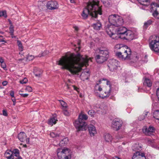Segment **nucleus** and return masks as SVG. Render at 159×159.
<instances>
[{
  "label": "nucleus",
  "instance_id": "48",
  "mask_svg": "<svg viewBox=\"0 0 159 159\" xmlns=\"http://www.w3.org/2000/svg\"><path fill=\"white\" fill-rule=\"evenodd\" d=\"M34 58V57L32 55H28L27 57V59L29 60H31Z\"/></svg>",
  "mask_w": 159,
  "mask_h": 159
},
{
  "label": "nucleus",
  "instance_id": "45",
  "mask_svg": "<svg viewBox=\"0 0 159 159\" xmlns=\"http://www.w3.org/2000/svg\"><path fill=\"white\" fill-rule=\"evenodd\" d=\"M154 142V140L152 139H148V144L152 145Z\"/></svg>",
  "mask_w": 159,
  "mask_h": 159
},
{
  "label": "nucleus",
  "instance_id": "9",
  "mask_svg": "<svg viewBox=\"0 0 159 159\" xmlns=\"http://www.w3.org/2000/svg\"><path fill=\"white\" fill-rule=\"evenodd\" d=\"M150 9L152 12V15L155 18L159 19V5L152 3L151 5Z\"/></svg>",
  "mask_w": 159,
  "mask_h": 159
},
{
  "label": "nucleus",
  "instance_id": "59",
  "mask_svg": "<svg viewBox=\"0 0 159 159\" xmlns=\"http://www.w3.org/2000/svg\"><path fill=\"white\" fill-rule=\"evenodd\" d=\"M120 45L117 44L116 46V48H118V49H120L121 47L120 46Z\"/></svg>",
  "mask_w": 159,
  "mask_h": 159
},
{
  "label": "nucleus",
  "instance_id": "43",
  "mask_svg": "<svg viewBox=\"0 0 159 159\" xmlns=\"http://www.w3.org/2000/svg\"><path fill=\"white\" fill-rule=\"evenodd\" d=\"M22 92V91H19V94L21 95V96L22 97H24V98L26 97L29 95V94H27V93L23 94V93H20V92Z\"/></svg>",
  "mask_w": 159,
  "mask_h": 159
},
{
  "label": "nucleus",
  "instance_id": "16",
  "mask_svg": "<svg viewBox=\"0 0 159 159\" xmlns=\"http://www.w3.org/2000/svg\"><path fill=\"white\" fill-rule=\"evenodd\" d=\"M155 129L154 127L152 126H149L148 128L146 127H144L143 129V132L145 134L148 135H150L155 131Z\"/></svg>",
  "mask_w": 159,
  "mask_h": 159
},
{
  "label": "nucleus",
  "instance_id": "6",
  "mask_svg": "<svg viewBox=\"0 0 159 159\" xmlns=\"http://www.w3.org/2000/svg\"><path fill=\"white\" fill-rule=\"evenodd\" d=\"M57 155L59 159H70L71 155L67 148H59L57 150Z\"/></svg>",
  "mask_w": 159,
  "mask_h": 159
},
{
  "label": "nucleus",
  "instance_id": "23",
  "mask_svg": "<svg viewBox=\"0 0 159 159\" xmlns=\"http://www.w3.org/2000/svg\"><path fill=\"white\" fill-rule=\"evenodd\" d=\"M26 136L25 134L23 132H20L18 135V138L21 142H24L26 139Z\"/></svg>",
  "mask_w": 159,
  "mask_h": 159
},
{
  "label": "nucleus",
  "instance_id": "32",
  "mask_svg": "<svg viewBox=\"0 0 159 159\" xmlns=\"http://www.w3.org/2000/svg\"><path fill=\"white\" fill-rule=\"evenodd\" d=\"M17 43L19 47V49L20 51H22L23 50V47L21 41L19 40H17Z\"/></svg>",
  "mask_w": 159,
  "mask_h": 159
},
{
  "label": "nucleus",
  "instance_id": "10",
  "mask_svg": "<svg viewBox=\"0 0 159 159\" xmlns=\"http://www.w3.org/2000/svg\"><path fill=\"white\" fill-rule=\"evenodd\" d=\"M119 62L116 59H112L110 61L108 66L111 71H115L119 65Z\"/></svg>",
  "mask_w": 159,
  "mask_h": 159
},
{
  "label": "nucleus",
  "instance_id": "36",
  "mask_svg": "<svg viewBox=\"0 0 159 159\" xmlns=\"http://www.w3.org/2000/svg\"><path fill=\"white\" fill-rule=\"evenodd\" d=\"M3 16L4 17L6 18L7 17L6 12L5 11H0V17Z\"/></svg>",
  "mask_w": 159,
  "mask_h": 159
},
{
  "label": "nucleus",
  "instance_id": "42",
  "mask_svg": "<svg viewBox=\"0 0 159 159\" xmlns=\"http://www.w3.org/2000/svg\"><path fill=\"white\" fill-rule=\"evenodd\" d=\"M142 61L146 63L148 61L147 55H145L144 57L142 58Z\"/></svg>",
  "mask_w": 159,
  "mask_h": 159
},
{
  "label": "nucleus",
  "instance_id": "33",
  "mask_svg": "<svg viewBox=\"0 0 159 159\" xmlns=\"http://www.w3.org/2000/svg\"><path fill=\"white\" fill-rule=\"evenodd\" d=\"M141 147L138 144H135L132 146L133 150L134 151L139 150Z\"/></svg>",
  "mask_w": 159,
  "mask_h": 159
},
{
  "label": "nucleus",
  "instance_id": "2",
  "mask_svg": "<svg viewBox=\"0 0 159 159\" xmlns=\"http://www.w3.org/2000/svg\"><path fill=\"white\" fill-rule=\"evenodd\" d=\"M99 2L96 0H92L89 1L87 7L83 10L81 16L84 19H87L89 15L92 18H96L98 14H102L101 7L99 6Z\"/></svg>",
  "mask_w": 159,
  "mask_h": 159
},
{
  "label": "nucleus",
  "instance_id": "11",
  "mask_svg": "<svg viewBox=\"0 0 159 159\" xmlns=\"http://www.w3.org/2000/svg\"><path fill=\"white\" fill-rule=\"evenodd\" d=\"M123 124L122 121L118 118L115 119L112 121V127L115 130H118L120 129Z\"/></svg>",
  "mask_w": 159,
  "mask_h": 159
},
{
  "label": "nucleus",
  "instance_id": "31",
  "mask_svg": "<svg viewBox=\"0 0 159 159\" xmlns=\"http://www.w3.org/2000/svg\"><path fill=\"white\" fill-rule=\"evenodd\" d=\"M12 152L14 155L17 158L19 157H21L20 156L19 151L18 149H14Z\"/></svg>",
  "mask_w": 159,
  "mask_h": 159
},
{
  "label": "nucleus",
  "instance_id": "18",
  "mask_svg": "<svg viewBox=\"0 0 159 159\" xmlns=\"http://www.w3.org/2000/svg\"><path fill=\"white\" fill-rule=\"evenodd\" d=\"M95 59L97 62L99 63H102L107 59L106 57H104L100 54L96 55Z\"/></svg>",
  "mask_w": 159,
  "mask_h": 159
},
{
  "label": "nucleus",
  "instance_id": "13",
  "mask_svg": "<svg viewBox=\"0 0 159 159\" xmlns=\"http://www.w3.org/2000/svg\"><path fill=\"white\" fill-rule=\"evenodd\" d=\"M134 38V33L130 30H127L123 36L121 38L129 41L132 40Z\"/></svg>",
  "mask_w": 159,
  "mask_h": 159
},
{
  "label": "nucleus",
  "instance_id": "15",
  "mask_svg": "<svg viewBox=\"0 0 159 159\" xmlns=\"http://www.w3.org/2000/svg\"><path fill=\"white\" fill-rule=\"evenodd\" d=\"M113 25H111L109 26H107L106 27V31L107 34L113 39H114L116 34L113 32Z\"/></svg>",
  "mask_w": 159,
  "mask_h": 159
},
{
  "label": "nucleus",
  "instance_id": "27",
  "mask_svg": "<svg viewBox=\"0 0 159 159\" xmlns=\"http://www.w3.org/2000/svg\"><path fill=\"white\" fill-rule=\"evenodd\" d=\"M101 25V23L98 22L96 23L93 24L92 25V26L94 29L98 30L100 29Z\"/></svg>",
  "mask_w": 159,
  "mask_h": 159
},
{
  "label": "nucleus",
  "instance_id": "35",
  "mask_svg": "<svg viewBox=\"0 0 159 159\" xmlns=\"http://www.w3.org/2000/svg\"><path fill=\"white\" fill-rule=\"evenodd\" d=\"M50 134V136L52 138L57 137L59 136V134H58L56 132H51Z\"/></svg>",
  "mask_w": 159,
  "mask_h": 159
},
{
  "label": "nucleus",
  "instance_id": "19",
  "mask_svg": "<svg viewBox=\"0 0 159 159\" xmlns=\"http://www.w3.org/2000/svg\"><path fill=\"white\" fill-rule=\"evenodd\" d=\"M90 74L88 70L82 72L80 75L81 79L84 81L88 79Z\"/></svg>",
  "mask_w": 159,
  "mask_h": 159
},
{
  "label": "nucleus",
  "instance_id": "25",
  "mask_svg": "<svg viewBox=\"0 0 159 159\" xmlns=\"http://www.w3.org/2000/svg\"><path fill=\"white\" fill-rule=\"evenodd\" d=\"M143 84L150 87H151L152 85V83L149 79L146 78L143 82Z\"/></svg>",
  "mask_w": 159,
  "mask_h": 159
},
{
  "label": "nucleus",
  "instance_id": "5",
  "mask_svg": "<svg viewBox=\"0 0 159 159\" xmlns=\"http://www.w3.org/2000/svg\"><path fill=\"white\" fill-rule=\"evenodd\" d=\"M108 20L111 25L116 27L122 25L124 23L122 17L117 15L114 14L110 16Z\"/></svg>",
  "mask_w": 159,
  "mask_h": 159
},
{
  "label": "nucleus",
  "instance_id": "51",
  "mask_svg": "<svg viewBox=\"0 0 159 159\" xmlns=\"http://www.w3.org/2000/svg\"><path fill=\"white\" fill-rule=\"evenodd\" d=\"M145 118V117L144 116H140L139 118V119L140 120H143Z\"/></svg>",
  "mask_w": 159,
  "mask_h": 159
},
{
  "label": "nucleus",
  "instance_id": "22",
  "mask_svg": "<svg viewBox=\"0 0 159 159\" xmlns=\"http://www.w3.org/2000/svg\"><path fill=\"white\" fill-rule=\"evenodd\" d=\"M57 121L56 115L55 114L53 117L51 118L48 120V124L49 125H51L52 126L53 124H55Z\"/></svg>",
  "mask_w": 159,
  "mask_h": 159
},
{
  "label": "nucleus",
  "instance_id": "1",
  "mask_svg": "<svg viewBox=\"0 0 159 159\" xmlns=\"http://www.w3.org/2000/svg\"><path fill=\"white\" fill-rule=\"evenodd\" d=\"M89 61L87 56L83 57L79 53H71L69 57L61 58L58 64L62 66V69H66L73 75H78L83 67L88 65Z\"/></svg>",
  "mask_w": 159,
  "mask_h": 159
},
{
  "label": "nucleus",
  "instance_id": "41",
  "mask_svg": "<svg viewBox=\"0 0 159 159\" xmlns=\"http://www.w3.org/2000/svg\"><path fill=\"white\" fill-rule=\"evenodd\" d=\"M27 80L26 78H24L23 80L20 81V83L21 84H25L27 82Z\"/></svg>",
  "mask_w": 159,
  "mask_h": 159
},
{
  "label": "nucleus",
  "instance_id": "40",
  "mask_svg": "<svg viewBox=\"0 0 159 159\" xmlns=\"http://www.w3.org/2000/svg\"><path fill=\"white\" fill-rule=\"evenodd\" d=\"M42 71L41 70L40 72H39V73H38L37 72H34V74L36 76L39 77L42 74Z\"/></svg>",
  "mask_w": 159,
  "mask_h": 159
},
{
  "label": "nucleus",
  "instance_id": "44",
  "mask_svg": "<svg viewBox=\"0 0 159 159\" xmlns=\"http://www.w3.org/2000/svg\"><path fill=\"white\" fill-rule=\"evenodd\" d=\"M25 89L29 92H31L32 91V87L29 86H27Z\"/></svg>",
  "mask_w": 159,
  "mask_h": 159
},
{
  "label": "nucleus",
  "instance_id": "17",
  "mask_svg": "<svg viewBox=\"0 0 159 159\" xmlns=\"http://www.w3.org/2000/svg\"><path fill=\"white\" fill-rule=\"evenodd\" d=\"M132 159H146L145 154L139 152H137L134 153Z\"/></svg>",
  "mask_w": 159,
  "mask_h": 159
},
{
  "label": "nucleus",
  "instance_id": "64",
  "mask_svg": "<svg viewBox=\"0 0 159 159\" xmlns=\"http://www.w3.org/2000/svg\"><path fill=\"white\" fill-rule=\"evenodd\" d=\"M139 59V57L138 56H136L135 57V60L136 61H137Z\"/></svg>",
  "mask_w": 159,
  "mask_h": 159
},
{
  "label": "nucleus",
  "instance_id": "29",
  "mask_svg": "<svg viewBox=\"0 0 159 159\" xmlns=\"http://www.w3.org/2000/svg\"><path fill=\"white\" fill-rule=\"evenodd\" d=\"M104 138L105 140L107 142H111L112 139V136L109 134H105Z\"/></svg>",
  "mask_w": 159,
  "mask_h": 159
},
{
  "label": "nucleus",
  "instance_id": "60",
  "mask_svg": "<svg viewBox=\"0 0 159 159\" xmlns=\"http://www.w3.org/2000/svg\"><path fill=\"white\" fill-rule=\"evenodd\" d=\"M26 139V143H29V142H30L29 138H28L27 139Z\"/></svg>",
  "mask_w": 159,
  "mask_h": 159
},
{
  "label": "nucleus",
  "instance_id": "20",
  "mask_svg": "<svg viewBox=\"0 0 159 159\" xmlns=\"http://www.w3.org/2000/svg\"><path fill=\"white\" fill-rule=\"evenodd\" d=\"M88 128L90 136H93L97 133V131L95 126L93 125H90Z\"/></svg>",
  "mask_w": 159,
  "mask_h": 159
},
{
  "label": "nucleus",
  "instance_id": "21",
  "mask_svg": "<svg viewBox=\"0 0 159 159\" xmlns=\"http://www.w3.org/2000/svg\"><path fill=\"white\" fill-rule=\"evenodd\" d=\"M99 53L104 57H106L107 58L109 57V52L107 48H100L99 49Z\"/></svg>",
  "mask_w": 159,
  "mask_h": 159
},
{
  "label": "nucleus",
  "instance_id": "50",
  "mask_svg": "<svg viewBox=\"0 0 159 159\" xmlns=\"http://www.w3.org/2000/svg\"><path fill=\"white\" fill-rule=\"evenodd\" d=\"M151 21H148L146 22H145L144 24V25H148L150 24L151 23Z\"/></svg>",
  "mask_w": 159,
  "mask_h": 159
},
{
  "label": "nucleus",
  "instance_id": "58",
  "mask_svg": "<svg viewBox=\"0 0 159 159\" xmlns=\"http://www.w3.org/2000/svg\"><path fill=\"white\" fill-rule=\"evenodd\" d=\"M4 62V60L3 59L2 57H0V63H3Z\"/></svg>",
  "mask_w": 159,
  "mask_h": 159
},
{
  "label": "nucleus",
  "instance_id": "61",
  "mask_svg": "<svg viewBox=\"0 0 159 159\" xmlns=\"http://www.w3.org/2000/svg\"><path fill=\"white\" fill-rule=\"evenodd\" d=\"M4 42V43L6 42L3 39H0V42Z\"/></svg>",
  "mask_w": 159,
  "mask_h": 159
},
{
  "label": "nucleus",
  "instance_id": "38",
  "mask_svg": "<svg viewBox=\"0 0 159 159\" xmlns=\"http://www.w3.org/2000/svg\"><path fill=\"white\" fill-rule=\"evenodd\" d=\"M88 113L89 115H91L92 116H93L95 114V112L93 110H90L88 112Z\"/></svg>",
  "mask_w": 159,
  "mask_h": 159
},
{
  "label": "nucleus",
  "instance_id": "53",
  "mask_svg": "<svg viewBox=\"0 0 159 159\" xmlns=\"http://www.w3.org/2000/svg\"><path fill=\"white\" fill-rule=\"evenodd\" d=\"M2 113H3V115L4 116H7V112L5 110H3V111H2Z\"/></svg>",
  "mask_w": 159,
  "mask_h": 159
},
{
  "label": "nucleus",
  "instance_id": "62",
  "mask_svg": "<svg viewBox=\"0 0 159 159\" xmlns=\"http://www.w3.org/2000/svg\"><path fill=\"white\" fill-rule=\"evenodd\" d=\"M11 100L13 102H16V99L14 97V98H12Z\"/></svg>",
  "mask_w": 159,
  "mask_h": 159
},
{
  "label": "nucleus",
  "instance_id": "26",
  "mask_svg": "<svg viewBox=\"0 0 159 159\" xmlns=\"http://www.w3.org/2000/svg\"><path fill=\"white\" fill-rule=\"evenodd\" d=\"M102 2L107 7H110L112 2L111 0H102Z\"/></svg>",
  "mask_w": 159,
  "mask_h": 159
},
{
  "label": "nucleus",
  "instance_id": "52",
  "mask_svg": "<svg viewBox=\"0 0 159 159\" xmlns=\"http://www.w3.org/2000/svg\"><path fill=\"white\" fill-rule=\"evenodd\" d=\"M75 30L76 31H78L79 30V28L78 26H73Z\"/></svg>",
  "mask_w": 159,
  "mask_h": 159
},
{
  "label": "nucleus",
  "instance_id": "39",
  "mask_svg": "<svg viewBox=\"0 0 159 159\" xmlns=\"http://www.w3.org/2000/svg\"><path fill=\"white\" fill-rule=\"evenodd\" d=\"M1 67L3 69L5 70H7V69L6 68V65L5 62H3L1 63Z\"/></svg>",
  "mask_w": 159,
  "mask_h": 159
},
{
  "label": "nucleus",
  "instance_id": "3",
  "mask_svg": "<svg viewBox=\"0 0 159 159\" xmlns=\"http://www.w3.org/2000/svg\"><path fill=\"white\" fill-rule=\"evenodd\" d=\"M86 115L80 114L79 115L78 119L74 122V124L77 131H83L86 130L87 123L85 121L88 119Z\"/></svg>",
  "mask_w": 159,
  "mask_h": 159
},
{
  "label": "nucleus",
  "instance_id": "34",
  "mask_svg": "<svg viewBox=\"0 0 159 159\" xmlns=\"http://www.w3.org/2000/svg\"><path fill=\"white\" fill-rule=\"evenodd\" d=\"M13 154L12 152L10 150H7L5 152L4 155L5 157L7 156H10L11 155Z\"/></svg>",
  "mask_w": 159,
  "mask_h": 159
},
{
  "label": "nucleus",
  "instance_id": "46",
  "mask_svg": "<svg viewBox=\"0 0 159 159\" xmlns=\"http://www.w3.org/2000/svg\"><path fill=\"white\" fill-rule=\"evenodd\" d=\"M61 104L62 105V106L64 108H66L67 107L66 104L63 101H62L61 102Z\"/></svg>",
  "mask_w": 159,
  "mask_h": 159
},
{
  "label": "nucleus",
  "instance_id": "57",
  "mask_svg": "<svg viewBox=\"0 0 159 159\" xmlns=\"http://www.w3.org/2000/svg\"><path fill=\"white\" fill-rule=\"evenodd\" d=\"M156 94L157 97H159V88H158L156 91Z\"/></svg>",
  "mask_w": 159,
  "mask_h": 159
},
{
  "label": "nucleus",
  "instance_id": "37",
  "mask_svg": "<svg viewBox=\"0 0 159 159\" xmlns=\"http://www.w3.org/2000/svg\"><path fill=\"white\" fill-rule=\"evenodd\" d=\"M10 33L11 35H13L14 30L12 25H10L9 27Z\"/></svg>",
  "mask_w": 159,
  "mask_h": 159
},
{
  "label": "nucleus",
  "instance_id": "12",
  "mask_svg": "<svg viewBox=\"0 0 159 159\" xmlns=\"http://www.w3.org/2000/svg\"><path fill=\"white\" fill-rule=\"evenodd\" d=\"M58 4L57 1H48L46 5L47 8L50 10L57 9L58 7Z\"/></svg>",
  "mask_w": 159,
  "mask_h": 159
},
{
  "label": "nucleus",
  "instance_id": "14",
  "mask_svg": "<svg viewBox=\"0 0 159 159\" xmlns=\"http://www.w3.org/2000/svg\"><path fill=\"white\" fill-rule=\"evenodd\" d=\"M127 30V29L125 27H120L116 29V34L119 35V37L121 39Z\"/></svg>",
  "mask_w": 159,
  "mask_h": 159
},
{
  "label": "nucleus",
  "instance_id": "24",
  "mask_svg": "<svg viewBox=\"0 0 159 159\" xmlns=\"http://www.w3.org/2000/svg\"><path fill=\"white\" fill-rule=\"evenodd\" d=\"M68 141L69 140L67 138H64L60 141L59 143L60 146H64L67 143Z\"/></svg>",
  "mask_w": 159,
  "mask_h": 159
},
{
  "label": "nucleus",
  "instance_id": "56",
  "mask_svg": "<svg viewBox=\"0 0 159 159\" xmlns=\"http://www.w3.org/2000/svg\"><path fill=\"white\" fill-rule=\"evenodd\" d=\"M7 84V82L6 81H4L2 82V84L4 86L6 85Z\"/></svg>",
  "mask_w": 159,
  "mask_h": 159
},
{
  "label": "nucleus",
  "instance_id": "4",
  "mask_svg": "<svg viewBox=\"0 0 159 159\" xmlns=\"http://www.w3.org/2000/svg\"><path fill=\"white\" fill-rule=\"evenodd\" d=\"M106 89L104 90V94H100V92L102 91V88L99 85L98 83L96 84L94 87V92L95 94L98 96L102 98L106 97H108L111 94V85H107L106 87Z\"/></svg>",
  "mask_w": 159,
  "mask_h": 159
},
{
  "label": "nucleus",
  "instance_id": "28",
  "mask_svg": "<svg viewBox=\"0 0 159 159\" xmlns=\"http://www.w3.org/2000/svg\"><path fill=\"white\" fill-rule=\"evenodd\" d=\"M153 117L158 120L159 122V110L155 111L153 114Z\"/></svg>",
  "mask_w": 159,
  "mask_h": 159
},
{
  "label": "nucleus",
  "instance_id": "8",
  "mask_svg": "<svg viewBox=\"0 0 159 159\" xmlns=\"http://www.w3.org/2000/svg\"><path fill=\"white\" fill-rule=\"evenodd\" d=\"M155 39L152 40L149 44L151 50L155 52H159V36H156Z\"/></svg>",
  "mask_w": 159,
  "mask_h": 159
},
{
  "label": "nucleus",
  "instance_id": "30",
  "mask_svg": "<svg viewBox=\"0 0 159 159\" xmlns=\"http://www.w3.org/2000/svg\"><path fill=\"white\" fill-rule=\"evenodd\" d=\"M141 5L147 6L149 4L148 0H137Z\"/></svg>",
  "mask_w": 159,
  "mask_h": 159
},
{
  "label": "nucleus",
  "instance_id": "63",
  "mask_svg": "<svg viewBox=\"0 0 159 159\" xmlns=\"http://www.w3.org/2000/svg\"><path fill=\"white\" fill-rule=\"evenodd\" d=\"M70 2L72 3H74L75 2V0H70Z\"/></svg>",
  "mask_w": 159,
  "mask_h": 159
},
{
  "label": "nucleus",
  "instance_id": "55",
  "mask_svg": "<svg viewBox=\"0 0 159 159\" xmlns=\"http://www.w3.org/2000/svg\"><path fill=\"white\" fill-rule=\"evenodd\" d=\"M10 95L12 98H14V93L13 91H11L10 93Z\"/></svg>",
  "mask_w": 159,
  "mask_h": 159
},
{
  "label": "nucleus",
  "instance_id": "47",
  "mask_svg": "<svg viewBox=\"0 0 159 159\" xmlns=\"http://www.w3.org/2000/svg\"><path fill=\"white\" fill-rule=\"evenodd\" d=\"M63 113L64 115L66 116H68L69 115V112L67 110H65L63 111Z\"/></svg>",
  "mask_w": 159,
  "mask_h": 159
},
{
  "label": "nucleus",
  "instance_id": "54",
  "mask_svg": "<svg viewBox=\"0 0 159 159\" xmlns=\"http://www.w3.org/2000/svg\"><path fill=\"white\" fill-rule=\"evenodd\" d=\"M73 87L74 90H76L77 92H79V89L75 85H73Z\"/></svg>",
  "mask_w": 159,
  "mask_h": 159
},
{
  "label": "nucleus",
  "instance_id": "49",
  "mask_svg": "<svg viewBox=\"0 0 159 159\" xmlns=\"http://www.w3.org/2000/svg\"><path fill=\"white\" fill-rule=\"evenodd\" d=\"M7 159H14V156L13 154L11 155L10 156H7L6 157Z\"/></svg>",
  "mask_w": 159,
  "mask_h": 159
},
{
  "label": "nucleus",
  "instance_id": "7",
  "mask_svg": "<svg viewBox=\"0 0 159 159\" xmlns=\"http://www.w3.org/2000/svg\"><path fill=\"white\" fill-rule=\"evenodd\" d=\"M131 52L129 48H127L125 50L123 53L120 52H116V55L120 58L125 60L126 59H129L130 58Z\"/></svg>",
  "mask_w": 159,
  "mask_h": 159
}]
</instances>
